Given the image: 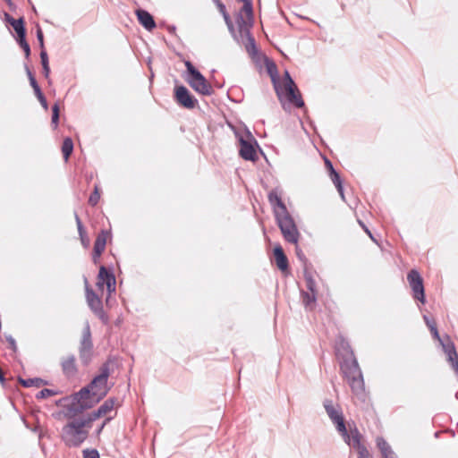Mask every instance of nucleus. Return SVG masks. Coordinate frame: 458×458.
<instances>
[{"label": "nucleus", "instance_id": "f257e3e1", "mask_svg": "<svg viewBox=\"0 0 458 458\" xmlns=\"http://www.w3.org/2000/svg\"><path fill=\"white\" fill-rule=\"evenodd\" d=\"M341 347L344 353H341L343 360L340 363V369L344 377L347 380L355 395L363 394L365 390L363 376L353 351L351 349L349 344L344 341H342Z\"/></svg>", "mask_w": 458, "mask_h": 458}, {"label": "nucleus", "instance_id": "f03ea898", "mask_svg": "<svg viewBox=\"0 0 458 458\" xmlns=\"http://www.w3.org/2000/svg\"><path fill=\"white\" fill-rule=\"evenodd\" d=\"M323 406L332 423L335 424L337 432L342 436L344 442L350 441L351 430H347L342 408L339 404L334 403L330 399H325ZM350 429H352L350 428Z\"/></svg>", "mask_w": 458, "mask_h": 458}, {"label": "nucleus", "instance_id": "7ed1b4c3", "mask_svg": "<svg viewBox=\"0 0 458 458\" xmlns=\"http://www.w3.org/2000/svg\"><path fill=\"white\" fill-rule=\"evenodd\" d=\"M189 74L186 81L198 93L203 96L213 94V89L207 79L198 71L190 61L184 63Z\"/></svg>", "mask_w": 458, "mask_h": 458}, {"label": "nucleus", "instance_id": "20e7f679", "mask_svg": "<svg viewBox=\"0 0 458 458\" xmlns=\"http://www.w3.org/2000/svg\"><path fill=\"white\" fill-rule=\"evenodd\" d=\"M275 217L285 242L296 245L301 234L291 214L287 211Z\"/></svg>", "mask_w": 458, "mask_h": 458}, {"label": "nucleus", "instance_id": "39448f33", "mask_svg": "<svg viewBox=\"0 0 458 458\" xmlns=\"http://www.w3.org/2000/svg\"><path fill=\"white\" fill-rule=\"evenodd\" d=\"M86 422L82 419L74 420L64 428L65 442L70 446H79L88 437V431L84 430Z\"/></svg>", "mask_w": 458, "mask_h": 458}, {"label": "nucleus", "instance_id": "423d86ee", "mask_svg": "<svg viewBox=\"0 0 458 458\" xmlns=\"http://www.w3.org/2000/svg\"><path fill=\"white\" fill-rule=\"evenodd\" d=\"M110 375V362L106 361L100 367L99 375L96 376L89 385L92 396L97 397V401L103 398L108 392L106 388L107 379Z\"/></svg>", "mask_w": 458, "mask_h": 458}, {"label": "nucleus", "instance_id": "0eeeda50", "mask_svg": "<svg viewBox=\"0 0 458 458\" xmlns=\"http://www.w3.org/2000/svg\"><path fill=\"white\" fill-rule=\"evenodd\" d=\"M93 343L91 339V331L89 322H86L82 330V336L80 342L79 353L80 359L84 365H88L92 357Z\"/></svg>", "mask_w": 458, "mask_h": 458}, {"label": "nucleus", "instance_id": "6e6552de", "mask_svg": "<svg viewBox=\"0 0 458 458\" xmlns=\"http://www.w3.org/2000/svg\"><path fill=\"white\" fill-rule=\"evenodd\" d=\"M236 22L239 29V33L242 38H246L245 49L250 56H256L258 48L256 46L255 38L250 33V28L245 24L244 19L242 14L236 17Z\"/></svg>", "mask_w": 458, "mask_h": 458}, {"label": "nucleus", "instance_id": "1a4fd4ad", "mask_svg": "<svg viewBox=\"0 0 458 458\" xmlns=\"http://www.w3.org/2000/svg\"><path fill=\"white\" fill-rule=\"evenodd\" d=\"M92 396L89 386L81 388L78 393L73 395L72 410L75 412H81L84 410L89 409L93 402L90 400Z\"/></svg>", "mask_w": 458, "mask_h": 458}, {"label": "nucleus", "instance_id": "9d476101", "mask_svg": "<svg viewBox=\"0 0 458 458\" xmlns=\"http://www.w3.org/2000/svg\"><path fill=\"white\" fill-rule=\"evenodd\" d=\"M407 280L412 290L413 298L425 303L423 279L416 269H411L407 275Z\"/></svg>", "mask_w": 458, "mask_h": 458}, {"label": "nucleus", "instance_id": "9b49d317", "mask_svg": "<svg viewBox=\"0 0 458 458\" xmlns=\"http://www.w3.org/2000/svg\"><path fill=\"white\" fill-rule=\"evenodd\" d=\"M86 300L90 310L102 320L105 319L106 315L103 310L102 301L98 295L90 288L88 279H84Z\"/></svg>", "mask_w": 458, "mask_h": 458}, {"label": "nucleus", "instance_id": "f8f14e48", "mask_svg": "<svg viewBox=\"0 0 458 458\" xmlns=\"http://www.w3.org/2000/svg\"><path fill=\"white\" fill-rule=\"evenodd\" d=\"M174 99L180 106L185 108H194L198 104V100L191 94L189 89L183 86H176L174 88Z\"/></svg>", "mask_w": 458, "mask_h": 458}, {"label": "nucleus", "instance_id": "ddd939ff", "mask_svg": "<svg viewBox=\"0 0 458 458\" xmlns=\"http://www.w3.org/2000/svg\"><path fill=\"white\" fill-rule=\"evenodd\" d=\"M285 90L289 102L293 103L296 107L304 106L301 95L288 72H285Z\"/></svg>", "mask_w": 458, "mask_h": 458}, {"label": "nucleus", "instance_id": "4468645a", "mask_svg": "<svg viewBox=\"0 0 458 458\" xmlns=\"http://www.w3.org/2000/svg\"><path fill=\"white\" fill-rule=\"evenodd\" d=\"M104 285H106L109 293L115 291V277L114 274L108 271L105 266H101L98 276L97 286L103 290Z\"/></svg>", "mask_w": 458, "mask_h": 458}, {"label": "nucleus", "instance_id": "2eb2a0df", "mask_svg": "<svg viewBox=\"0 0 458 458\" xmlns=\"http://www.w3.org/2000/svg\"><path fill=\"white\" fill-rule=\"evenodd\" d=\"M352 437L350 441L345 442L349 446L354 448L358 452V458H373L369 450L360 442L361 436L356 427L351 429Z\"/></svg>", "mask_w": 458, "mask_h": 458}, {"label": "nucleus", "instance_id": "dca6fc26", "mask_svg": "<svg viewBox=\"0 0 458 458\" xmlns=\"http://www.w3.org/2000/svg\"><path fill=\"white\" fill-rule=\"evenodd\" d=\"M60 365L62 372L66 378H74L78 374L76 358L73 354L64 356L61 359Z\"/></svg>", "mask_w": 458, "mask_h": 458}, {"label": "nucleus", "instance_id": "f3484780", "mask_svg": "<svg viewBox=\"0 0 458 458\" xmlns=\"http://www.w3.org/2000/svg\"><path fill=\"white\" fill-rule=\"evenodd\" d=\"M239 153L244 160L255 161L257 159V153L253 144L242 137L240 138Z\"/></svg>", "mask_w": 458, "mask_h": 458}, {"label": "nucleus", "instance_id": "a211bd4d", "mask_svg": "<svg viewBox=\"0 0 458 458\" xmlns=\"http://www.w3.org/2000/svg\"><path fill=\"white\" fill-rule=\"evenodd\" d=\"M267 198L269 203L273 207L275 216H276L278 214H283L288 211L285 204L283 202L276 190H272L269 191Z\"/></svg>", "mask_w": 458, "mask_h": 458}, {"label": "nucleus", "instance_id": "6ab92c4d", "mask_svg": "<svg viewBox=\"0 0 458 458\" xmlns=\"http://www.w3.org/2000/svg\"><path fill=\"white\" fill-rule=\"evenodd\" d=\"M139 22L148 30L156 28V22L153 16L146 10L137 9L135 11Z\"/></svg>", "mask_w": 458, "mask_h": 458}, {"label": "nucleus", "instance_id": "aec40b11", "mask_svg": "<svg viewBox=\"0 0 458 458\" xmlns=\"http://www.w3.org/2000/svg\"><path fill=\"white\" fill-rule=\"evenodd\" d=\"M274 256L278 268L282 271H285L288 268V259L281 245L275 247Z\"/></svg>", "mask_w": 458, "mask_h": 458}, {"label": "nucleus", "instance_id": "412c9836", "mask_svg": "<svg viewBox=\"0 0 458 458\" xmlns=\"http://www.w3.org/2000/svg\"><path fill=\"white\" fill-rule=\"evenodd\" d=\"M240 14L242 15V17L244 19V21H245V24L248 27H252V23H253V8H252V2H251V0L243 3V5H242L239 14L237 15V17Z\"/></svg>", "mask_w": 458, "mask_h": 458}, {"label": "nucleus", "instance_id": "4be33fe9", "mask_svg": "<svg viewBox=\"0 0 458 458\" xmlns=\"http://www.w3.org/2000/svg\"><path fill=\"white\" fill-rule=\"evenodd\" d=\"M108 233L105 230H102L97 236V239L94 243V250L97 255H101L105 250L106 244V237Z\"/></svg>", "mask_w": 458, "mask_h": 458}, {"label": "nucleus", "instance_id": "5701e85b", "mask_svg": "<svg viewBox=\"0 0 458 458\" xmlns=\"http://www.w3.org/2000/svg\"><path fill=\"white\" fill-rule=\"evenodd\" d=\"M10 24L13 26V30L18 35V38H22V36L26 35V30L24 27V21L22 18L13 19L10 16L7 18Z\"/></svg>", "mask_w": 458, "mask_h": 458}, {"label": "nucleus", "instance_id": "b1692460", "mask_svg": "<svg viewBox=\"0 0 458 458\" xmlns=\"http://www.w3.org/2000/svg\"><path fill=\"white\" fill-rule=\"evenodd\" d=\"M301 301L306 309L312 310L317 301V293L301 292Z\"/></svg>", "mask_w": 458, "mask_h": 458}, {"label": "nucleus", "instance_id": "393cba45", "mask_svg": "<svg viewBox=\"0 0 458 458\" xmlns=\"http://www.w3.org/2000/svg\"><path fill=\"white\" fill-rule=\"evenodd\" d=\"M329 176H330L333 183L336 187L338 192L340 193L342 199H344V189H343V184H342V181H341L339 174L335 170V168H332V171L330 172Z\"/></svg>", "mask_w": 458, "mask_h": 458}, {"label": "nucleus", "instance_id": "a878e982", "mask_svg": "<svg viewBox=\"0 0 458 458\" xmlns=\"http://www.w3.org/2000/svg\"><path fill=\"white\" fill-rule=\"evenodd\" d=\"M72 150H73V142L71 138L67 137L64 140L63 145H62V152H63L65 161L68 160Z\"/></svg>", "mask_w": 458, "mask_h": 458}, {"label": "nucleus", "instance_id": "bb28decb", "mask_svg": "<svg viewBox=\"0 0 458 458\" xmlns=\"http://www.w3.org/2000/svg\"><path fill=\"white\" fill-rule=\"evenodd\" d=\"M19 382L25 387H30V386L39 387L45 384L44 380H42L41 378H38V377L28 378V379H23V378L20 377Z\"/></svg>", "mask_w": 458, "mask_h": 458}, {"label": "nucleus", "instance_id": "cd10ccee", "mask_svg": "<svg viewBox=\"0 0 458 458\" xmlns=\"http://www.w3.org/2000/svg\"><path fill=\"white\" fill-rule=\"evenodd\" d=\"M304 279L309 292L317 293L316 282L313 279L312 275L307 270L304 271Z\"/></svg>", "mask_w": 458, "mask_h": 458}, {"label": "nucleus", "instance_id": "c85d7f7f", "mask_svg": "<svg viewBox=\"0 0 458 458\" xmlns=\"http://www.w3.org/2000/svg\"><path fill=\"white\" fill-rule=\"evenodd\" d=\"M115 400L114 398H109L106 400L98 408L106 415L107 412L111 411L114 407Z\"/></svg>", "mask_w": 458, "mask_h": 458}, {"label": "nucleus", "instance_id": "c756f323", "mask_svg": "<svg viewBox=\"0 0 458 458\" xmlns=\"http://www.w3.org/2000/svg\"><path fill=\"white\" fill-rule=\"evenodd\" d=\"M59 122V106L58 104H55L52 107V119H51V124L53 125L54 129H56L58 126Z\"/></svg>", "mask_w": 458, "mask_h": 458}, {"label": "nucleus", "instance_id": "7c9ffc66", "mask_svg": "<svg viewBox=\"0 0 458 458\" xmlns=\"http://www.w3.org/2000/svg\"><path fill=\"white\" fill-rule=\"evenodd\" d=\"M104 416L103 412L98 408L96 411H93L91 413L88 415L87 419L82 420V421L86 422V425H89L92 421L98 420V418Z\"/></svg>", "mask_w": 458, "mask_h": 458}, {"label": "nucleus", "instance_id": "2f4dec72", "mask_svg": "<svg viewBox=\"0 0 458 458\" xmlns=\"http://www.w3.org/2000/svg\"><path fill=\"white\" fill-rule=\"evenodd\" d=\"M18 43L20 47L23 49L26 58H29L30 55V47L28 42L26 41V35L22 36V38H18Z\"/></svg>", "mask_w": 458, "mask_h": 458}, {"label": "nucleus", "instance_id": "473e14b6", "mask_svg": "<svg viewBox=\"0 0 458 458\" xmlns=\"http://www.w3.org/2000/svg\"><path fill=\"white\" fill-rule=\"evenodd\" d=\"M57 394H58V392H56V391H55L53 389L44 388V389L40 390L36 394V398L37 399H44V398H47L48 396L56 395Z\"/></svg>", "mask_w": 458, "mask_h": 458}, {"label": "nucleus", "instance_id": "72a5a7b5", "mask_svg": "<svg viewBox=\"0 0 458 458\" xmlns=\"http://www.w3.org/2000/svg\"><path fill=\"white\" fill-rule=\"evenodd\" d=\"M377 446L380 450L381 454L391 449V446L383 437L377 438Z\"/></svg>", "mask_w": 458, "mask_h": 458}, {"label": "nucleus", "instance_id": "f704fd0d", "mask_svg": "<svg viewBox=\"0 0 458 458\" xmlns=\"http://www.w3.org/2000/svg\"><path fill=\"white\" fill-rule=\"evenodd\" d=\"M100 199L98 186H95L94 191L90 194L89 203L91 206H96Z\"/></svg>", "mask_w": 458, "mask_h": 458}, {"label": "nucleus", "instance_id": "c9c22d12", "mask_svg": "<svg viewBox=\"0 0 458 458\" xmlns=\"http://www.w3.org/2000/svg\"><path fill=\"white\" fill-rule=\"evenodd\" d=\"M34 93H35L37 98L38 99V101L40 102L41 106H43V108L47 110L48 107L47 101L44 94L42 93L41 89L35 91Z\"/></svg>", "mask_w": 458, "mask_h": 458}, {"label": "nucleus", "instance_id": "e433bc0d", "mask_svg": "<svg viewBox=\"0 0 458 458\" xmlns=\"http://www.w3.org/2000/svg\"><path fill=\"white\" fill-rule=\"evenodd\" d=\"M83 458H100L98 450L85 449L83 450Z\"/></svg>", "mask_w": 458, "mask_h": 458}, {"label": "nucleus", "instance_id": "4c0bfd02", "mask_svg": "<svg viewBox=\"0 0 458 458\" xmlns=\"http://www.w3.org/2000/svg\"><path fill=\"white\" fill-rule=\"evenodd\" d=\"M223 17H224L225 24L227 25V28H228L229 31L233 35H234V26H233V21L231 20V17H230L229 13H224Z\"/></svg>", "mask_w": 458, "mask_h": 458}, {"label": "nucleus", "instance_id": "58836bf2", "mask_svg": "<svg viewBox=\"0 0 458 458\" xmlns=\"http://www.w3.org/2000/svg\"><path fill=\"white\" fill-rule=\"evenodd\" d=\"M79 234L86 233L82 222L77 213L74 215Z\"/></svg>", "mask_w": 458, "mask_h": 458}, {"label": "nucleus", "instance_id": "ea45409f", "mask_svg": "<svg viewBox=\"0 0 458 458\" xmlns=\"http://www.w3.org/2000/svg\"><path fill=\"white\" fill-rule=\"evenodd\" d=\"M37 38L38 40L40 47L43 49L44 48V35H43V31L39 26H38V29H37Z\"/></svg>", "mask_w": 458, "mask_h": 458}, {"label": "nucleus", "instance_id": "a19ab883", "mask_svg": "<svg viewBox=\"0 0 458 458\" xmlns=\"http://www.w3.org/2000/svg\"><path fill=\"white\" fill-rule=\"evenodd\" d=\"M40 59L42 66L49 65L47 53L43 49L40 52Z\"/></svg>", "mask_w": 458, "mask_h": 458}, {"label": "nucleus", "instance_id": "79ce46f5", "mask_svg": "<svg viewBox=\"0 0 458 458\" xmlns=\"http://www.w3.org/2000/svg\"><path fill=\"white\" fill-rule=\"evenodd\" d=\"M79 235H80V239H81V244L85 248L89 247V238L88 237L87 233H81Z\"/></svg>", "mask_w": 458, "mask_h": 458}, {"label": "nucleus", "instance_id": "37998d69", "mask_svg": "<svg viewBox=\"0 0 458 458\" xmlns=\"http://www.w3.org/2000/svg\"><path fill=\"white\" fill-rule=\"evenodd\" d=\"M6 341L8 342L9 344V347L13 351V352H16L17 350V345H16V342H15V339L9 335V336H6Z\"/></svg>", "mask_w": 458, "mask_h": 458}, {"label": "nucleus", "instance_id": "c03bdc74", "mask_svg": "<svg viewBox=\"0 0 458 458\" xmlns=\"http://www.w3.org/2000/svg\"><path fill=\"white\" fill-rule=\"evenodd\" d=\"M214 2L216 4V6L222 15L224 13H227L225 5L220 0H214Z\"/></svg>", "mask_w": 458, "mask_h": 458}, {"label": "nucleus", "instance_id": "a18cd8bd", "mask_svg": "<svg viewBox=\"0 0 458 458\" xmlns=\"http://www.w3.org/2000/svg\"><path fill=\"white\" fill-rule=\"evenodd\" d=\"M295 251H296V256L298 257V259L305 263L306 258H305L303 252L301 251V250L299 249V247H296Z\"/></svg>", "mask_w": 458, "mask_h": 458}, {"label": "nucleus", "instance_id": "49530a36", "mask_svg": "<svg viewBox=\"0 0 458 458\" xmlns=\"http://www.w3.org/2000/svg\"><path fill=\"white\" fill-rule=\"evenodd\" d=\"M382 456L383 458H396L395 454L393 452L392 449L382 454Z\"/></svg>", "mask_w": 458, "mask_h": 458}, {"label": "nucleus", "instance_id": "de8ad7c7", "mask_svg": "<svg viewBox=\"0 0 458 458\" xmlns=\"http://www.w3.org/2000/svg\"><path fill=\"white\" fill-rule=\"evenodd\" d=\"M30 86L33 88V90L34 92L40 89V87L38 86L37 81L35 78H32L30 81Z\"/></svg>", "mask_w": 458, "mask_h": 458}, {"label": "nucleus", "instance_id": "09e8293b", "mask_svg": "<svg viewBox=\"0 0 458 458\" xmlns=\"http://www.w3.org/2000/svg\"><path fill=\"white\" fill-rule=\"evenodd\" d=\"M359 224L362 226V228L364 229V231L367 233V234L373 240L375 241L371 232L368 229V227L361 222V221H359Z\"/></svg>", "mask_w": 458, "mask_h": 458}, {"label": "nucleus", "instance_id": "8fccbe9b", "mask_svg": "<svg viewBox=\"0 0 458 458\" xmlns=\"http://www.w3.org/2000/svg\"><path fill=\"white\" fill-rule=\"evenodd\" d=\"M42 70H43L42 72H43L44 76L47 79L50 74L49 65L42 66Z\"/></svg>", "mask_w": 458, "mask_h": 458}, {"label": "nucleus", "instance_id": "3c124183", "mask_svg": "<svg viewBox=\"0 0 458 458\" xmlns=\"http://www.w3.org/2000/svg\"><path fill=\"white\" fill-rule=\"evenodd\" d=\"M424 320L429 329L430 326H437L436 322L434 320L429 319L427 316H424Z\"/></svg>", "mask_w": 458, "mask_h": 458}, {"label": "nucleus", "instance_id": "603ef678", "mask_svg": "<svg viewBox=\"0 0 458 458\" xmlns=\"http://www.w3.org/2000/svg\"><path fill=\"white\" fill-rule=\"evenodd\" d=\"M267 69H268V72L270 73L271 77H272V80L275 81V77L273 75V72H274V70L276 71V65L274 64H272L271 66H267Z\"/></svg>", "mask_w": 458, "mask_h": 458}, {"label": "nucleus", "instance_id": "864d4df0", "mask_svg": "<svg viewBox=\"0 0 458 458\" xmlns=\"http://www.w3.org/2000/svg\"><path fill=\"white\" fill-rule=\"evenodd\" d=\"M25 70H26V72H27V75H28V78L29 80L30 81L32 78H35L34 77V74L32 73V72L30 71V69L29 68L28 65H25Z\"/></svg>", "mask_w": 458, "mask_h": 458}, {"label": "nucleus", "instance_id": "5fc2aeb1", "mask_svg": "<svg viewBox=\"0 0 458 458\" xmlns=\"http://www.w3.org/2000/svg\"><path fill=\"white\" fill-rule=\"evenodd\" d=\"M325 164H326L327 168L328 169V172L330 173L332 171V168H334L331 161H329L328 159H326Z\"/></svg>", "mask_w": 458, "mask_h": 458}, {"label": "nucleus", "instance_id": "6e6d98bb", "mask_svg": "<svg viewBox=\"0 0 458 458\" xmlns=\"http://www.w3.org/2000/svg\"><path fill=\"white\" fill-rule=\"evenodd\" d=\"M100 256H101V255H97V253H96V252H95V250H93V257H92V259H93V262H94V263H97V262H98V259H99V257H100Z\"/></svg>", "mask_w": 458, "mask_h": 458}, {"label": "nucleus", "instance_id": "4d7b16f0", "mask_svg": "<svg viewBox=\"0 0 458 458\" xmlns=\"http://www.w3.org/2000/svg\"><path fill=\"white\" fill-rule=\"evenodd\" d=\"M0 381H1L2 383H4V373H3V371H2V369H0Z\"/></svg>", "mask_w": 458, "mask_h": 458}, {"label": "nucleus", "instance_id": "13d9d810", "mask_svg": "<svg viewBox=\"0 0 458 458\" xmlns=\"http://www.w3.org/2000/svg\"><path fill=\"white\" fill-rule=\"evenodd\" d=\"M249 136H250V139L253 140L254 143H257V140L253 136H251V133H249Z\"/></svg>", "mask_w": 458, "mask_h": 458}, {"label": "nucleus", "instance_id": "bf43d9fd", "mask_svg": "<svg viewBox=\"0 0 458 458\" xmlns=\"http://www.w3.org/2000/svg\"><path fill=\"white\" fill-rule=\"evenodd\" d=\"M249 136H250V139L253 140L254 143H257V140L253 136H251V133H249Z\"/></svg>", "mask_w": 458, "mask_h": 458}, {"label": "nucleus", "instance_id": "052dcab7", "mask_svg": "<svg viewBox=\"0 0 458 458\" xmlns=\"http://www.w3.org/2000/svg\"><path fill=\"white\" fill-rule=\"evenodd\" d=\"M249 136H250V139L253 140L254 143H257V140L253 136H251V133H249Z\"/></svg>", "mask_w": 458, "mask_h": 458}, {"label": "nucleus", "instance_id": "680f3d73", "mask_svg": "<svg viewBox=\"0 0 458 458\" xmlns=\"http://www.w3.org/2000/svg\"><path fill=\"white\" fill-rule=\"evenodd\" d=\"M249 136H250V139L253 140L254 143H257V140L253 136H251V133H249Z\"/></svg>", "mask_w": 458, "mask_h": 458}, {"label": "nucleus", "instance_id": "e2e57ef3", "mask_svg": "<svg viewBox=\"0 0 458 458\" xmlns=\"http://www.w3.org/2000/svg\"><path fill=\"white\" fill-rule=\"evenodd\" d=\"M249 136H250V139L253 140L254 143H257V140L253 136H251V133H249Z\"/></svg>", "mask_w": 458, "mask_h": 458}, {"label": "nucleus", "instance_id": "0e129e2a", "mask_svg": "<svg viewBox=\"0 0 458 458\" xmlns=\"http://www.w3.org/2000/svg\"><path fill=\"white\" fill-rule=\"evenodd\" d=\"M249 136H250V139L253 140L254 143H257V140L253 136H251V133H249Z\"/></svg>", "mask_w": 458, "mask_h": 458}, {"label": "nucleus", "instance_id": "69168bd1", "mask_svg": "<svg viewBox=\"0 0 458 458\" xmlns=\"http://www.w3.org/2000/svg\"><path fill=\"white\" fill-rule=\"evenodd\" d=\"M105 424H106V423L104 422V423L101 425V427H100V428H98V432H100V431L103 429V428H104Z\"/></svg>", "mask_w": 458, "mask_h": 458}, {"label": "nucleus", "instance_id": "338daca9", "mask_svg": "<svg viewBox=\"0 0 458 458\" xmlns=\"http://www.w3.org/2000/svg\"><path fill=\"white\" fill-rule=\"evenodd\" d=\"M175 30V28L173 27L172 29H170V31H174Z\"/></svg>", "mask_w": 458, "mask_h": 458}, {"label": "nucleus", "instance_id": "774afa93", "mask_svg": "<svg viewBox=\"0 0 458 458\" xmlns=\"http://www.w3.org/2000/svg\"><path fill=\"white\" fill-rule=\"evenodd\" d=\"M4 1L6 2L7 4L11 3V0H4Z\"/></svg>", "mask_w": 458, "mask_h": 458}]
</instances>
